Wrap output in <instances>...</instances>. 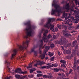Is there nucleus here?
<instances>
[{"label": "nucleus", "instance_id": "obj_46", "mask_svg": "<svg viewBox=\"0 0 79 79\" xmlns=\"http://www.w3.org/2000/svg\"><path fill=\"white\" fill-rule=\"evenodd\" d=\"M77 19L76 20H79V15H77L76 16Z\"/></svg>", "mask_w": 79, "mask_h": 79}, {"label": "nucleus", "instance_id": "obj_11", "mask_svg": "<svg viewBox=\"0 0 79 79\" xmlns=\"http://www.w3.org/2000/svg\"><path fill=\"white\" fill-rule=\"evenodd\" d=\"M47 53H46V52H44V53L42 54H41L40 56V57L41 59H44V58H45V55H47Z\"/></svg>", "mask_w": 79, "mask_h": 79}, {"label": "nucleus", "instance_id": "obj_16", "mask_svg": "<svg viewBox=\"0 0 79 79\" xmlns=\"http://www.w3.org/2000/svg\"><path fill=\"white\" fill-rule=\"evenodd\" d=\"M37 65H40V61L39 60L37 61V62L36 64H34V66H35V67H37Z\"/></svg>", "mask_w": 79, "mask_h": 79}, {"label": "nucleus", "instance_id": "obj_35", "mask_svg": "<svg viewBox=\"0 0 79 79\" xmlns=\"http://www.w3.org/2000/svg\"><path fill=\"white\" fill-rule=\"evenodd\" d=\"M63 25H57V27H58V28H59V29H61V27L62 28V27H62V26Z\"/></svg>", "mask_w": 79, "mask_h": 79}, {"label": "nucleus", "instance_id": "obj_23", "mask_svg": "<svg viewBox=\"0 0 79 79\" xmlns=\"http://www.w3.org/2000/svg\"><path fill=\"white\" fill-rule=\"evenodd\" d=\"M76 43H77V41L76 40V41H73V44L72 47H74V46H75V45H76Z\"/></svg>", "mask_w": 79, "mask_h": 79}, {"label": "nucleus", "instance_id": "obj_52", "mask_svg": "<svg viewBox=\"0 0 79 79\" xmlns=\"http://www.w3.org/2000/svg\"><path fill=\"white\" fill-rule=\"evenodd\" d=\"M79 29V24L76 27L75 29Z\"/></svg>", "mask_w": 79, "mask_h": 79}, {"label": "nucleus", "instance_id": "obj_22", "mask_svg": "<svg viewBox=\"0 0 79 79\" xmlns=\"http://www.w3.org/2000/svg\"><path fill=\"white\" fill-rule=\"evenodd\" d=\"M75 27L74 26H70L69 27V30H72V29H73Z\"/></svg>", "mask_w": 79, "mask_h": 79}, {"label": "nucleus", "instance_id": "obj_36", "mask_svg": "<svg viewBox=\"0 0 79 79\" xmlns=\"http://www.w3.org/2000/svg\"><path fill=\"white\" fill-rule=\"evenodd\" d=\"M60 62L62 63H66V61L64 60H61L60 61Z\"/></svg>", "mask_w": 79, "mask_h": 79}, {"label": "nucleus", "instance_id": "obj_54", "mask_svg": "<svg viewBox=\"0 0 79 79\" xmlns=\"http://www.w3.org/2000/svg\"><path fill=\"white\" fill-rule=\"evenodd\" d=\"M54 58H55V57H53L51 58V61H54Z\"/></svg>", "mask_w": 79, "mask_h": 79}, {"label": "nucleus", "instance_id": "obj_32", "mask_svg": "<svg viewBox=\"0 0 79 79\" xmlns=\"http://www.w3.org/2000/svg\"><path fill=\"white\" fill-rule=\"evenodd\" d=\"M45 64V62L44 61H41L40 62V65H43Z\"/></svg>", "mask_w": 79, "mask_h": 79}, {"label": "nucleus", "instance_id": "obj_7", "mask_svg": "<svg viewBox=\"0 0 79 79\" xmlns=\"http://www.w3.org/2000/svg\"><path fill=\"white\" fill-rule=\"evenodd\" d=\"M52 6H54V8H56V10H57L59 11L61 13V9H58V8H60V6L56 5L55 3L52 4Z\"/></svg>", "mask_w": 79, "mask_h": 79}, {"label": "nucleus", "instance_id": "obj_14", "mask_svg": "<svg viewBox=\"0 0 79 79\" xmlns=\"http://www.w3.org/2000/svg\"><path fill=\"white\" fill-rule=\"evenodd\" d=\"M51 67H53V66L51 65H50L48 66H42L41 68L42 69H44V68H47V69H48L49 68H51Z\"/></svg>", "mask_w": 79, "mask_h": 79}, {"label": "nucleus", "instance_id": "obj_15", "mask_svg": "<svg viewBox=\"0 0 79 79\" xmlns=\"http://www.w3.org/2000/svg\"><path fill=\"white\" fill-rule=\"evenodd\" d=\"M49 47L48 46H47L45 47V49L44 52H45V53L46 52H47L48 51V50L49 49Z\"/></svg>", "mask_w": 79, "mask_h": 79}, {"label": "nucleus", "instance_id": "obj_5", "mask_svg": "<svg viewBox=\"0 0 79 79\" xmlns=\"http://www.w3.org/2000/svg\"><path fill=\"white\" fill-rule=\"evenodd\" d=\"M15 72L16 73H19V74H26V73H27V72L26 71L23 72L22 71L21 69L19 68H18L15 69Z\"/></svg>", "mask_w": 79, "mask_h": 79}, {"label": "nucleus", "instance_id": "obj_59", "mask_svg": "<svg viewBox=\"0 0 79 79\" xmlns=\"http://www.w3.org/2000/svg\"><path fill=\"white\" fill-rule=\"evenodd\" d=\"M70 74V73H66V76H69V75Z\"/></svg>", "mask_w": 79, "mask_h": 79}, {"label": "nucleus", "instance_id": "obj_30", "mask_svg": "<svg viewBox=\"0 0 79 79\" xmlns=\"http://www.w3.org/2000/svg\"><path fill=\"white\" fill-rule=\"evenodd\" d=\"M62 29H63V28H64V29H65V30L67 29V27L65 26V25H63L62 26Z\"/></svg>", "mask_w": 79, "mask_h": 79}, {"label": "nucleus", "instance_id": "obj_1", "mask_svg": "<svg viewBox=\"0 0 79 79\" xmlns=\"http://www.w3.org/2000/svg\"><path fill=\"white\" fill-rule=\"evenodd\" d=\"M24 24L27 26V27L25 29L27 35L26 36H24L23 38L27 39L29 38V37L32 36L33 34V32H34L33 29H35L36 27L34 26H31L30 22H27L25 23Z\"/></svg>", "mask_w": 79, "mask_h": 79}, {"label": "nucleus", "instance_id": "obj_34", "mask_svg": "<svg viewBox=\"0 0 79 79\" xmlns=\"http://www.w3.org/2000/svg\"><path fill=\"white\" fill-rule=\"evenodd\" d=\"M51 37H52V36H51V35L50 34H49L48 35V36L47 37V39H50Z\"/></svg>", "mask_w": 79, "mask_h": 79}, {"label": "nucleus", "instance_id": "obj_13", "mask_svg": "<svg viewBox=\"0 0 79 79\" xmlns=\"http://www.w3.org/2000/svg\"><path fill=\"white\" fill-rule=\"evenodd\" d=\"M78 47H79V46H78V45H76L75 46V51H74V52H73V53L75 54V55H76L77 53V50H78Z\"/></svg>", "mask_w": 79, "mask_h": 79}, {"label": "nucleus", "instance_id": "obj_27", "mask_svg": "<svg viewBox=\"0 0 79 79\" xmlns=\"http://www.w3.org/2000/svg\"><path fill=\"white\" fill-rule=\"evenodd\" d=\"M54 71L55 72H58L60 71V69H58L57 68L54 69Z\"/></svg>", "mask_w": 79, "mask_h": 79}, {"label": "nucleus", "instance_id": "obj_58", "mask_svg": "<svg viewBox=\"0 0 79 79\" xmlns=\"http://www.w3.org/2000/svg\"><path fill=\"white\" fill-rule=\"evenodd\" d=\"M6 63H7V64L8 65L9 64H10V63L8 62V61H6Z\"/></svg>", "mask_w": 79, "mask_h": 79}, {"label": "nucleus", "instance_id": "obj_61", "mask_svg": "<svg viewBox=\"0 0 79 79\" xmlns=\"http://www.w3.org/2000/svg\"><path fill=\"white\" fill-rule=\"evenodd\" d=\"M11 76H10V77H6V79H10V78L11 77Z\"/></svg>", "mask_w": 79, "mask_h": 79}, {"label": "nucleus", "instance_id": "obj_43", "mask_svg": "<svg viewBox=\"0 0 79 79\" xmlns=\"http://www.w3.org/2000/svg\"><path fill=\"white\" fill-rule=\"evenodd\" d=\"M26 77V76H23V77H20V79H24V78H25V77Z\"/></svg>", "mask_w": 79, "mask_h": 79}, {"label": "nucleus", "instance_id": "obj_29", "mask_svg": "<svg viewBox=\"0 0 79 79\" xmlns=\"http://www.w3.org/2000/svg\"><path fill=\"white\" fill-rule=\"evenodd\" d=\"M51 65L52 66V67H53V66H54V67H57V66H58V64H52V65Z\"/></svg>", "mask_w": 79, "mask_h": 79}, {"label": "nucleus", "instance_id": "obj_6", "mask_svg": "<svg viewBox=\"0 0 79 79\" xmlns=\"http://www.w3.org/2000/svg\"><path fill=\"white\" fill-rule=\"evenodd\" d=\"M68 14H67V13H65V12H64L63 14V17L64 18H65V20H67V19H69V18L70 17H71V14H69V16L68 17Z\"/></svg>", "mask_w": 79, "mask_h": 79}, {"label": "nucleus", "instance_id": "obj_47", "mask_svg": "<svg viewBox=\"0 0 79 79\" xmlns=\"http://www.w3.org/2000/svg\"><path fill=\"white\" fill-rule=\"evenodd\" d=\"M48 30H46L44 33V34H46V35H47V33H48Z\"/></svg>", "mask_w": 79, "mask_h": 79}, {"label": "nucleus", "instance_id": "obj_41", "mask_svg": "<svg viewBox=\"0 0 79 79\" xmlns=\"http://www.w3.org/2000/svg\"><path fill=\"white\" fill-rule=\"evenodd\" d=\"M48 20H55V19L53 18H48Z\"/></svg>", "mask_w": 79, "mask_h": 79}, {"label": "nucleus", "instance_id": "obj_18", "mask_svg": "<svg viewBox=\"0 0 79 79\" xmlns=\"http://www.w3.org/2000/svg\"><path fill=\"white\" fill-rule=\"evenodd\" d=\"M15 76L16 79H20V77H21V76L19 75L16 74L15 75Z\"/></svg>", "mask_w": 79, "mask_h": 79}, {"label": "nucleus", "instance_id": "obj_12", "mask_svg": "<svg viewBox=\"0 0 79 79\" xmlns=\"http://www.w3.org/2000/svg\"><path fill=\"white\" fill-rule=\"evenodd\" d=\"M65 8L67 10V11L68 12L69 10V3H68L66 5Z\"/></svg>", "mask_w": 79, "mask_h": 79}, {"label": "nucleus", "instance_id": "obj_55", "mask_svg": "<svg viewBox=\"0 0 79 79\" xmlns=\"http://www.w3.org/2000/svg\"><path fill=\"white\" fill-rule=\"evenodd\" d=\"M44 31H45V30L44 29H42L41 31V33H42V32H43Z\"/></svg>", "mask_w": 79, "mask_h": 79}, {"label": "nucleus", "instance_id": "obj_38", "mask_svg": "<svg viewBox=\"0 0 79 79\" xmlns=\"http://www.w3.org/2000/svg\"><path fill=\"white\" fill-rule=\"evenodd\" d=\"M79 60H77V61H76V60H75L74 64H77V63H79Z\"/></svg>", "mask_w": 79, "mask_h": 79}, {"label": "nucleus", "instance_id": "obj_9", "mask_svg": "<svg viewBox=\"0 0 79 79\" xmlns=\"http://www.w3.org/2000/svg\"><path fill=\"white\" fill-rule=\"evenodd\" d=\"M56 12H57L58 14L60 13H61L59 11L56 10V9H52L51 12V15H55Z\"/></svg>", "mask_w": 79, "mask_h": 79}, {"label": "nucleus", "instance_id": "obj_3", "mask_svg": "<svg viewBox=\"0 0 79 79\" xmlns=\"http://www.w3.org/2000/svg\"><path fill=\"white\" fill-rule=\"evenodd\" d=\"M29 43V40H27L25 42H23L22 45L19 46V50H23L24 49H27L28 47V45Z\"/></svg>", "mask_w": 79, "mask_h": 79}, {"label": "nucleus", "instance_id": "obj_50", "mask_svg": "<svg viewBox=\"0 0 79 79\" xmlns=\"http://www.w3.org/2000/svg\"><path fill=\"white\" fill-rule=\"evenodd\" d=\"M43 77L44 78H47V77H48V76L46 75H44L43 76Z\"/></svg>", "mask_w": 79, "mask_h": 79}, {"label": "nucleus", "instance_id": "obj_31", "mask_svg": "<svg viewBox=\"0 0 79 79\" xmlns=\"http://www.w3.org/2000/svg\"><path fill=\"white\" fill-rule=\"evenodd\" d=\"M69 23H70V21H69V22L66 21V22L65 23V24H68L69 26H71L72 25V24H69Z\"/></svg>", "mask_w": 79, "mask_h": 79}, {"label": "nucleus", "instance_id": "obj_24", "mask_svg": "<svg viewBox=\"0 0 79 79\" xmlns=\"http://www.w3.org/2000/svg\"><path fill=\"white\" fill-rule=\"evenodd\" d=\"M73 69L74 70V71H76V65L74 64L73 67Z\"/></svg>", "mask_w": 79, "mask_h": 79}, {"label": "nucleus", "instance_id": "obj_39", "mask_svg": "<svg viewBox=\"0 0 79 79\" xmlns=\"http://www.w3.org/2000/svg\"><path fill=\"white\" fill-rule=\"evenodd\" d=\"M34 75H28V77L30 78H32V77H34Z\"/></svg>", "mask_w": 79, "mask_h": 79}, {"label": "nucleus", "instance_id": "obj_40", "mask_svg": "<svg viewBox=\"0 0 79 79\" xmlns=\"http://www.w3.org/2000/svg\"><path fill=\"white\" fill-rule=\"evenodd\" d=\"M75 77L74 79H77V73H75Z\"/></svg>", "mask_w": 79, "mask_h": 79}, {"label": "nucleus", "instance_id": "obj_45", "mask_svg": "<svg viewBox=\"0 0 79 79\" xmlns=\"http://www.w3.org/2000/svg\"><path fill=\"white\" fill-rule=\"evenodd\" d=\"M34 71V70L32 69H30V73H33V72Z\"/></svg>", "mask_w": 79, "mask_h": 79}, {"label": "nucleus", "instance_id": "obj_63", "mask_svg": "<svg viewBox=\"0 0 79 79\" xmlns=\"http://www.w3.org/2000/svg\"><path fill=\"white\" fill-rule=\"evenodd\" d=\"M58 28H55V31H58Z\"/></svg>", "mask_w": 79, "mask_h": 79}, {"label": "nucleus", "instance_id": "obj_51", "mask_svg": "<svg viewBox=\"0 0 79 79\" xmlns=\"http://www.w3.org/2000/svg\"><path fill=\"white\" fill-rule=\"evenodd\" d=\"M53 38L54 39H56V35H54L53 36Z\"/></svg>", "mask_w": 79, "mask_h": 79}, {"label": "nucleus", "instance_id": "obj_62", "mask_svg": "<svg viewBox=\"0 0 79 79\" xmlns=\"http://www.w3.org/2000/svg\"><path fill=\"white\" fill-rule=\"evenodd\" d=\"M37 77H40V74H37Z\"/></svg>", "mask_w": 79, "mask_h": 79}, {"label": "nucleus", "instance_id": "obj_60", "mask_svg": "<svg viewBox=\"0 0 79 79\" xmlns=\"http://www.w3.org/2000/svg\"><path fill=\"white\" fill-rule=\"evenodd\" d=\"M26 57V56H22L21 57L22 58H25Z\"/></svg>", "mask_w": 79, "mask_h": 79}, {"label": "nucleus", "instance_id": "obj_21", "mask_svg": "<svg viewBox=\"0 0 79 79\" xmlns=\"http://www.w3.org/2000/svg\"><path fill=\"white\" fill-rule=\"evenodd\" d=\"M69 18H70V19H68V20H74V17L72 16L71 17V14H70V17Z\"/></svg>", "mask_w": 79, "mask_h": 79}, {"label": "nucleus", "instance_id": "obj_33", "mask_svg": "<svg viewBox=\"0 0 79 79\" xmlns=\"http://www.w3.org/2000/svg\"><path fill=\"white\" fill-rule=\"evenodd\" d=\"M65 52L67 54H69V53H70L71 52L69 50H67L65 51Z\"/></svg>", "mask_w": 79, "mask_h": 79}, {"label": "nucleus", "instance_id": "obj_19", "mask_svg": "<svg viewBox=\"0 0 79 79\" xmlns=\"http://www.w3.org/2000/svg\"><path fill=\"white\" fill-rule=\"evenodd\" d=\"M73 12L75 13H76L77 15H79V10L78 11H77L76 10H73Z\"/></svg>", "mask_w": 79, "mask_h": 79}, {"label": "nucleus", "instance_id": "obj_28", "mask_svg": "<svg viewBox=\"0 0 79 79\" xmlns=\"http://www.w3.org/2000/svg\"><path fill=\"white\" fill-rule=\"evenodd\" d=\"M52 77V75L51 73H48V78H51Z\"/></svg>", "mask_w": 79, "mask_h": 79}, {"label": "nucleus", "instance_id": "obj_56", "mask_svg": "<svg viewBox=\"0 0 79 79\" xmlns=\"http://www.w3.org/2000/svg\"><path fill=\"white\" fill-rule=\"evenodd\" d=\"M79 23V20H76L75 22V23Z\"/></svg>", "mask_w": 79, "mask_h": 79}, {"label": "nucleus", "instance_id": "obj_44", "mask_svg": "<svg viewBox=\"0 0 79 79\" xmlns=\"http://www.w3.org/2000/svg\"><path fill=\"white\" fill-rule=\"evenodd\" d=\"M75 3L76 4V5H77V3H78V2L77 1V0H75Z\"/></svg>", "mask_w": 79, "mask_h": 79}, {"label": "nucleus", "instance_id": "obj_10", "mask_svg": "<svg viewBox=\"0 0 79 79\" xmlns=\"http://www.w3.org/2000/svg\"><path fill=\"white\" fill-rule=\"evenodd\" d=\"M63 32L64 35L65 37H68V36H69L70 35H71L67 33V31H63Z\"/></svg>", "mask_w": 79, "mask_h": 79}, {"label": "nucleus", "instance_id": "obj_26", "mask_svg": "<svg viewBox=\"0 0 79 79\" xmlns=\"http://www.w3.org/2000/svg\"><path fill=\"white\" fill-rule=\"evenodd\" d=\"M50 47L52 48H53L55 47V44H53V43L51 44H50Z\"/></svg>", "mask_w": 79, "mask_h": 79}, {"label": "nucleus", "instance_id": "obj_48", "mask_svg": "<svg viewBox=\"0 0 79 79\" xmlns=\"http://www.w3.org/2000/svg\"><path fill=\"white\" fill-rule=\"evenodd\" d=\"M72 71H73V69H71L69 71V74H71V73H72Z\"/></svg>", "mask_w": 79, "mask_h": 79}, {"label": "nucleus", "instance_id": "obj_64", "mask_svg": "<svg viewBox=\"0 0 79 79\" xmlns=\"http://www.w3.org/2000/svg\"><path fill=\"white\" fill-rule=\"evenodd\" d=\"M77 70H78V71H79V66L77 67Z\"/></svg>", "mask_w": 79, "mask_h": 79}, {"label": "nucleus", "instance_id": "obj_4", "mask_svg": "<svg viewBox=\"0 0 79 79\" xmlns=\"http://www.w3.org/2000/svg\"><path fill=\"white\" fill-rule=\"evenodd\" d=\"M44 26L45 27H47L48 29L50 28V30H52L54 27V25L52 24V20H49L47 23L44 25Z\"/></svg>", "mask_w": 79, "mask_h": 79}, {"label": "nucleus", "instance_id": "obj_8", "mask_svg": "<svg viewBox=\"0 0 79 79\" xmlns=\"http://www.w3.org/2000/svg\"><path fill=\"white\" fill-rule=\"evenodd\" d=\"M17 51H18V50H16V49H15L13 50L12 51V56L11 59L12 58H13L15 57V56L16 55V53H17Z\"/></svg>", "mask_w": 79, "mask_h": 79}, {"label": "nucleus", "instance_id": "obj_37", "mask_svg": "<svg viewBox=\"0 0 79 79\" xmlns=\"http://www.w3.org/2000/svg\"><path fill=\"white\" fill-rule=\"evenodd\" d=\"M69 10L70 11V13H72V12H73V11H74V9H73V8H72V9H69Z\"/></svg>", "mask_w": 79, "mask_h": 79}, {"label": "nucleus", "instance_id": "obj_20", "mask_svg": "<svg viewBox=\"0 0 79 79\" xmlns=\"http://www.w3.org/2000/svg\"><path fill=\"white\" fill-rule=\"evenodd\" d=\"M66 38H64V37H63L62 36H61L60 40L61 41H63L64 40H66Z\"/></svg>", "mask_w": 79, "mask_h": 79}, {"label": "nucleus", "instance_id": "obj_25", "mask_svg": "<svg viewBox=\"0 0 79 79\" xmlns=\"http://www.w3.org/2000/svg\"><path fill=\"white\" fill-rule=\"evenodd\" d=\"M33 63V62L31 63L27 67V69H28L29 68H32V64Z\"/></svg>", "mask_w": 79, "mask_h": 79}, {"label": "nucleus", "instance_id": "obj_57", "mask_svg": "<svg viewBox=\"0 0 79 79\" xmlns=\"http://www.w3.org/2000/svg\"><path fill=\"white\" fill-rule=\"evenodd\" d=\"M70 58V57L69 56H66V58H67V59H69Z\"/></svg>", "mask_w": 79, "mask_h": 79}, {"label": "nucleus", "instance_id": "obj_49", "mask_svg": "<svg viewBox=\"0 0 79 79\" xmlns=\"http://www.w3.org/2000/svg\"><path fill=\"white\" fill-rule=\"evenodd\" d=\"M61 67H64V68H66V66L64 65V64H63L61 65Z\"/></svg>", "mask_w": 79, "mask_h": 79}, {"label": "nucleus", "instance_id": "obj_2", "mask_svg": "<svg viewBox=\"0 0 79 79\" xmlns=\"http://www.w3.org/2000/svg\"><path fill=\"white\" fill-rule=\"evenodd\" d=\"M44 36L43 37L42 40H40V49H44L45 48V45H43V40L44 41V42H48V39L47 37V35L46 34L44 33L43 34Z\"/></svg>", "mask_w": 79, "mask_h": 79}, {"label": "nucleus", "instance_id": "obj_42", "mask_svg": "<svg viewBox=\"0 0 79 79\" xmlns=\"http://www.w3.org/2000/svg\"><path fill=\"white\" fill-rule=\"evenodd\" d=\"M34 55L35 56H36L37 55V52H34Z\"/></svg>", "mask_w": 79, "mask_h": 79}, {"label": "nucleus", "instance_id": "obj_17", "mask_svg": "<svg viewBox=\"0 0 79 79\" xmlns=\"http://www.w3.org/2000/svg\"><path fill=\"white\" fill-rule=\"evenodd\" d=\"M35 47L32 48L30 51V53H32V52H35Z\"/></svg>", "mask_w": 79, "mask_h": 79}, {"label": "nucleus", "instance_id": "obj_53", "mask_svg": "<svg viewBox=\"0 0 79 79\" xmlns=\"http://www.w3.org/2000/svg\"><path fill=\"white\" fill-rule=\"evenodd\" d=\"M59 69L60 71H63V72H64V70L62 69Z\"/></svg>", "mask_w": 79, "mask_h": 79}]
</instances>
